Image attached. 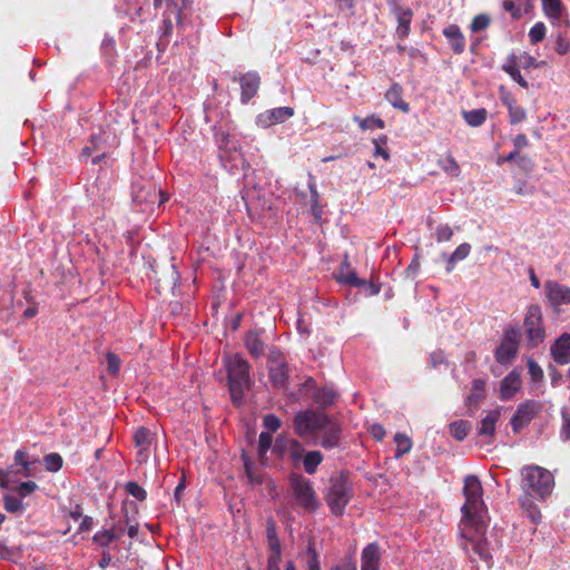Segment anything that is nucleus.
<instances>
[{"label": "nucleus", "instance_id": "nucleus-64", "mask_svg": "<svg viewBox=\"0 0 570 570\" xmlns=\"http://www.w3.org/2000/svg\"><path fill=\"white\" fill-rule=\"evenodd\" d=\"M444 360H445L444 355L441 351L433 352L430 355V363L433 367L442 364L444 362Z\"/></svg>", "mask_w": 570, "mask_h": 570}, {"label": "nucleus", "instance_id": "nucleus-22", "mask_svg": "<svg viewBox=\"0 0 570 570\" xmlns=\"http://www.w3.org/2000/svg\"><path fill=\"white\" fill-rule=\"evenodd\" d=\"M541 4L546 17L554 22L559 21L567 10L562 0H541Z\"/></svg>", "mask_w": 570, "mask_h": 570}, {"label": "nucleus", "instance_id": "nucleus-19", "mask_svg": "<svg viewBox=\"0 0 570 570\" xmlns=\"http://www.w3.org/2000/svg\"><path fill=\"white\" fill-rule=\"evenodd\" d=\"M501 416L499 409L489 411L487 415L481 420V424L478 429V434L483 438L492 439L495 433V425Z\"/></svg>", "mask_w": 570, "mask_h": 570}, {"label": "nucleus", "instance_id": "nucleus-52", "mask_svg": "<svg viewBox=\"0 0 570 570\" xmlns=\"http://www.w3.org/2000/svg\"><path fill=\"white\" fill-rule=\"evenodd\" d=\"M528 373L532 381H541L543 379V371L541 366L532 358H529L527 362Z\"/></svg>", "mask_w": 570, "mask_h": 570}, {"label": "nucleus", "instance_id": "nucleus-30", "mask_svg": "<svg viewBox=\"0 0 570 570\" xmlns=\"http://www.w3.org/2000/svg\"><path fill=\"white\" fill-rule=\"evenodd\" d=\"M502 69L515 81L518 82L522 88H528L529 83L528 81L522 77L519 67L515 66L513 59H507L504 65L502 66Z\"/></svg>", "mask_w": 570, "mask_h": 570}, {"label": "nucleus", "instance_id": "nucleus-13", "mask_svg": "<svg viewBox=\"0 0 570 570\" xmlns=\"http://www.w3.org/2000/svg\"><path fill=\"white\" fill-rule=\"evenodd\" d=\"M155 434L145 426H140L134 434V443L138 449L137 461L139 463L146 462L149 458V451L154 442Z\"/></svg>", "mask_w": 570, "mask_h": 570}, {"label": "nucleus", "instance_id": "nucleus-29", "mask_svg": "<svg viewBox=\"0 0 570 570\" xmlns=\"http://www.w3.org/2000/svg\"><path fill=\"white\" fill-rule=\"evenodd\" d=\"M385 97L394 108L400 109L403 112H407L410 110L409 104L402 99V92L399 86H393L387 90Z\"/></svg>", "mask_w": 570, "mask_h": 570}, {"label": "nucleus", "instance_id": "nucleus-63", "mask_svg": "<svg viewBox=\"0 0 570 570\" xmlns=\"http://www.w3.org/2000/svg\"><path fill=\"white\" fill-rule=\"evenodd\" d=\"M373 142L375 145L374 156L382 157L384 160H389L390 155L387 150L379 142V140H373Z\"/></svg>", "mask_w": 570, "mask_h": 570}, {"label": "nucleus", "instance_id": "nucleus-28", "mask_svg": "<svg viewBox=\"0 0 570 570\" xmlns=\"http://www.w3.org/2000/svg\"><path fill=\"white\" fill-rule=\"evenodd\" d=\"M245 343H246V347H247L248 352L253 356L258 357L259 355L263 354V352H264V343L258 337V333L257 332L249 331L247 333V335H246Z\"/></svg>", "mask_w": 570, "mask_h": 570}, {"label": "nucleus", "instance_id": "nucleus-36", "mask_svg": "<svg viewBox=\"0 0 570 570\" xmlns=\"http://www.w3.org/2000/svg\"><path fill=\"white\" fill-rule=\"evenodd\" d=\"M308 187L311 191V213L316 220H321L322 207L320 204V194L314 181L309 183Z\"/></svg>", "mask_w": 570, "mask_h": 570}, {"label": "nucleus", "instance_id": "nucleus-53", "mask_svg": "<svg viewBox=\"0 0 570 570\" xmlns=\"http://www.w3.org/2000/svg\"><path fill=\"white\" fill-rule=\"evenodd\" d=\"M561 429L560 434L563 440H570V413L568 410L561 411Z\"/></svg>", "mask_w": 570, "mask_h": 570}, {"label": "nucleus", "instance_id": "nucleus-34", "mask_svg": "<svg viewBox=\"0 0 570 570\" xmlns=\"http://www.w3.org/2000/svg\"><path fill=\"white\" fill-rule=\"evenodd\" d=\"M304 453V446L297 440L291 439L286 456L292 461L294 466H297L302 461Z\"/></svg>", "mask_w": 570, "mask_h": 570}, {"label": "nucleus", "instance_id": "nucleus-51", "mask_svg": "<svg viewBox=\"0 0 570 570\" xmlns=\"http://www.w3.org/2000/svg\"><path fill=\"white\" fill-rule=\"evenodd\" d=\"M508 111H509V118H510L511 124H519V122L523 121L527 117L525 109H523L522 107L517 106V105L510 106Z\"/></svg>", "mask_w": 570, "mask_h": 570}, {"label": "nucleus", "instance_id": "nucleus-59", "mask_svg": "<svg viewBox=\"0 0 570 570\" xmlns=\"http://www.w3.org/2000/svg\"><path fill=\"white\" fill-rule=\"evenodd\" d=\"M528 145H529V140H528L527 136L523 134L517 135L513 139L514 151L519 153L521 149L527 148Z\"/></svg>", "mask_w": 570, "mask_h": 570}, {"label": "nucleus", "instance_id": "nucleus-39", "mask_svg": "<svg viewBox=\"0 0 570 570\" xmlns=\"http://www.w3.org/2000/svg\"><path fill=\"white\" fill-rule=\"evenodd\" d=\"M120 538L115 530H102L94 535V541L102 548L108 547L112 541Z\"/></svg>", "mask_w": 570, "mask_h": 570}, {"label": "nucleus", "instance_id": "nucleus-11", "mask_svg": "<svg viewBox=\"0 0 570 570\" xmlns=\"http://www.w3.org/2000/svg\"><path fill=\"white\" fill-rule=\"evenodd\" d=\"M269 380L274 387L285 389L287 386V363L279 353H272L269 355Z\"/></svg>", "mask_w": 570, "mask_h": 570}, {"label": "nucleus", "instance_id": "nucleus-38", "mask_svg": "<svg viewBox=\"0 0 570 570\" xmlns=\"http://www.w3.org/2000/svg\"><path fill=\"white\" fill-rule=\"evenodd\" d=\"M3 501L4 509L10 513H22L24 511L22 500L16 495L6 494Z\"/></svg>", "mask_w": 570, "mask_h": 570}, {"label": "nucleus", "instance_id": "nucleus-6", "mask_svg": "<svg viewBox=\"0 0 570 570\" xmlns=\"http://www.w3.org/2000/svg\"><path fill=\"white\" fill-rule=\"evenodd\" d=\"M288 484L297 507L309 513L315 512L318 509L320 502L317 494L308 479L299 473H291L288 476Z\"/></svg>", "mask_w": 570, "mask_h": 570}, {"label": "nucleus", "instance_id": "nucleus-2", "mask_svg": "<svg viewBox=\"0 0 570 570\" xmlns=\"http://www.w3.org/2000/svg\"><path fill=\"white\" fill-rule=\"evenodd\" d=\"M463 494L465 497V503L462 507L463 519L461 523L474 527L475 532L482 534L484 531L487 508L482 498L483 488L478 476L468 475L464 479Z\"/></svg>", "mask_w": 570, "mask_h": 570}, {"label": "nucleus", "instance_id": "nucleus-55", "mask_svg": "<svg viewBox=\"0 0 570 570\" xmlns=\"http://www.w3.org/2000/svg\"><path fill=\"white\" fill-rule=\"evenodd\" d=\"M263 424L272 434V432H276L281 428V420L274 414H268L264 417Z\"/></svg>", "mask_w": 570, "mask_h": 570}, {"label": "nucleus", "instance_id": "nucleus-33", "mask_svg": "<svg viewBox=\"0 0 570 570\" xmlns=\"http://www.w3.org/2000/svg\"><path fill=\"white\" fill-rule=\"evenodd\" d=\"M463 118L471 127L482 125L487 118V110L483 108L463 111Z\"/></svg>", "mask_w": 570, "mask_h": 570}, {"label": "nucleus", "instance_id": "nucleus-10", "mask_svg": "<svg viewBox=\"0 0 570 570\" xmlns=\"http://www.w3.org/2000/svg\"><path fill=\"white\" fill-rule=\"evenodd\" d=\"M484 530H487L485 523ZM461 533L466 541H470L473 544L474 553H476L482 560L488 561L491 559V553L488 549V542L484 539L485 531L480 534L475 532L474 527H471L466 523H461Z\"/></svg>", "mask_w": 570, "mask_h": 570}, {"label": "nucleus", "instance_id": "nucleus-20", "mask_svg": "<svg viewBox=\"0 0 570 570\" xmlns=\"http://www.w3.org/2000/svg\"><path fill=\"white\" fill-rule=\"evenodd\" d=\"M335 278L340 283L347 284L350 286L360 287L365 285V282L360 279L355 272L351 268L347 258L341 264L340 269L335 274Z\"/></svg>", "mask_w": 570, "mask_h": 570}, {"label": "nucleus", "instance_id": "nucleus-23", "mask_svg": "<svg viewBox=\"0 0 570 570\" xmlns=\"http://www.w3.org/2000/svg\"><path fill=\"white\" fill-rule=\"evenodd\" d=\"M525 341L529 347L541 344L546 337V330L541 323H525Z\"/></svg>", "mask_w": 570, "mask_h": 570}, {"label": "nucleus", "instance_id": "nucleus-58", "mask_svg": "<svg viewBox=\"0 0 570 570\" xmlns=\"http://www.w3.org/2000/svg\"><path fill=\"white\" fill-rule=\"evenodd\" d=\"M160 196V191L158 193L156 190H153V193H149L147 196L142 195L141 191H137L135 194V202H148L150 204H154Z\"/></svg>", "mask_w": 570, "mask_h": 570}, {"label": "nucleus", "instance_id": "nucleus-31", "mask_svg": "<svg viewBox=\"0 0 570 570\" xmlns=\"http://www.w3.org/2000/svg\"><path fill=\"white\" fill-rule=\"evenodd\" d=\"M411 20L412 11L410 9H400L397 11V33L400 37L404 38L409 35Z\"/></svg>", "mask_w": 570, "mask_h": 570}, {"label": "nucleus", "instance_id": "nucleus-49", "mask_svg": "<svg viewBox=\"0 0 570 570\" xmlns=\"http://www.w3.org/2000/svg\"><path fill=\"white\" fill-rule=\"evenodd\" d=\"M272 434L269 432H262L258 438V453L264 456L272 446Z\"/></svg>", "mask_w": 570, "mask_h": 570}, {"label": "nucleus", "instance_id": "nucleus-25", "mask_svg": "<svg viewBox=\"0 0 570 570\" xmlns=\"http://www.w3.org/2000/svg\"><path fill=\"white\" fill-rule=\"evenodd\" d=\"M444 36L449 39L453 50L458 53L463 52L465 43L462 32L458 26L451 24L443 31Z\"/></svg>", "mask_w": 570, "mask_h": 570}, {"label": "nucleus", "instance_id": "nucleus-24", "mask_svg": "<svg viewBox=\"0 0 570 570\" xmlns=\"http://www.w3.org/2000/svg\"><path fill=\"white\" fill-rule=\"evenodd\" d=\"M484 387L485 382L481 379H475L472 381L471 393L466 396V405L471 410H475L480 403L484 399Z\"/></svg>", "mask_w": 570, "mask_h": 570}, {"label": "nucleus", "instance_id": "nucleus-4", "mask_svg": "<svg viewBox=\"0 0 570 570\" xmlns=\"http://www.w3.org/2000/svg\"><path fill=\"white\" fill-rule=\"evenodd\" d=\"M37 458H30L28 452L19 449L14 452L13 464L7 469H0V488L12 489L13 483L20 478H30L35 475Z\"/></svg>", "mask_w": 570, "mask_h": 570}, {"label": "nucleus", "instance_id": "nucleus-21", "mask_svg": "<svg viewBox=\"0 0 570 570\" xmlns=\"http://www.w3.org/2000/svg\"><path fill=\"white\" fill-rule=\"evenodd\" d=\"M338 394L332 386H323L313 392L312 397L320 405L325 409L333 405Z\"/></svg>", "mask_w": 570, "mask_h": 570}, {"label": "nucleus", "instance_id": "nucleus-42", "mask_svg": "<svg viewBox=\"0 0 570 570\" xmlns=\"http://www.w3.org/2000/svg\"><path fill=\"white\" fill-rule=\"evenodd\" d=\"M394 442L396 443V458H400L403 454L410 452L412 448L411 439L403 433H396L394 436Z\"/></svg>", "mask_w": 570, "mask_h": 570}, {"label": "nucleus", "instance_id": "nucleus-18", "mask_svg": "<svg viewBox=\"0 0 570 570\" xmlns=\"http://www.w3.org/2000/svg\"><path fill=\"white\" fill-rule=\"evenodd\" d=\"M242 100L247 102L252 99L259 87V77L255 72H247L240 78Z\"/></svg>", "mask_w": 570, "mask_h": 570}, {"label": "nucleus", "instance_id": "nucleus-26", "mask_svg": "<svg viewBox=\"0 0 570 570\" xmlns=\"http://www.w3.org/2000/svg\"><path fill=\"white\" fill-rule=\"evenodd\" d=\"M323 460V454L317 450L305 452L302 459L304 471L307 474H314Z\"/></svg>", "mask_w": 570, "mask_h": 570}, {"label": "nucleus", "instance_id": "nucleus-60", "mask_svg": "<svg viewBox=\"0 0 570 570\" xmlns=\"http://www.w3.org/2000/svg\"><path fill=\"white\" fill-rule=\"evenodd\" d=\"M541 320V308L538 305H531L528 308L527 316L524 321H540Z\"/></svg>", "mask_w": 570, "mask_h": 570}, {"label": "nucleus", "instance_id": "nucleus-15", "mask_svg": "<svg viewBox=\"0 0 570 570\" xmlns=\"http://www.w3.org/2000/svg\"><path fill=\"white\" fill-rule=\"evenodd\" d=\"M381 558L382 551L379 543H368L361 553V570H380Z\"/></svg>", "mask_w": 570, "mask_h": 570}, {"label": "nucleus", "instance_id": "nucleus-43", "mask_svg": "<svg viewBox=\"0 0 570 570\" xmlns=\"http://www.w3.org/2000/svg\"><path fill=\"white\" fill-rule=\"evenodd\" d=\"M38 489V485L33 481H26L18 484V481L13 483L12 491L18 494V498L22 499L33 493Z\"/></svg>", "mask_w": 570, "mask_h": 570}, {"label": "nucleus", "instance_id": "nucleus-54", "mask_svg": "<svg viewBox=\"0 0 570 570\" xmlns=\"http://www.w3.org/2000/svg\"><path fill=\"white\" fill-rule=\"evenodd\" d=\"M126 490L130 495L139 501H142L146 498V491L136 482H128Z\"/></svg>", "mask_w": 570, "mask_h": 570}, {"label": "nucleus", "instance_id": "nucleus-45", "mask_svg": "<svg viewBox=\"0 0 570 570\" xmlns=\"http://www.w3.org/2000/svg\"><path fill=\"white\" fill-rule=\"evenodd\" d=\"M289 441L291 439L287 438L286 435L279 434L276 438L275 443L272 448L273 452L281 459L285 458L288 452Z\"/></svg>", "mask_w": 570, "mask_h": 570}, {"label": "nucleus", "instance_id": "nucleus-27", "mask_svg": "<svg viewBox=\"0 0 570 570\" xmlns=\"http://www.w3.org/2000/svg\"><path fill=\"white\" fill-rule=\"evenodd\" d=\"M267 570H281L282 548H269ZM285 570H297L293 561H287Z\"/></svg>", "mask_w": 570, "mask_h": 570}, {"label": "nucleus", "instance_id": "nucleus-48", "mask_svg": "<svg viewBox=\"0 0 570 570\" xmlns=\"http://www.w3.org/2000/svg\"><path fill=\"white\" fill-rule=\"evenodd\" d=\"M546 26L543 22H537L529 31V39L531 43L535 45L543 40L546 37Z\"/></svg>", "mask_w": 570, "mask_h": 570}, {"label": "nucleus", "instance_id": "nucleus-12", "mask_svg": "<svg viewBox=\"0 0 570 570\" xmlns=\"http://www.w3.org/2000/svg\"><path fill=\"white\" fill-rule=\"evenodd\" d=\"M544 295L548 302L553 306L570 304V287L556 281L544 283Z\"/></svg>", "mask_w": 570, "mask_h": 570}, {"label": "nucleus", "instance_id": "nucleus-32", "mask_svg": "<svg viewBox=\"0 0 570 570\" xmlns=\"http://www.w3.org/2000/svg\"><path fill=\"white\" fill-rule=\"evenodd\" d=\"M471 246L468 243H463L456 247V249L448 258V272L453 269L456 262L466 258L470 254Z\"/></svg>", "mask_w": 570, "mask_h": 570}, {"label": "nucleus", "instance_id": "nucleus-5", "mask_svg": "<svg viewBox=\"0 0 570 570\" xmlns=\"http://www.w3.org/2000/svg\"><path fill=\"white\" fill-rule=\"evenodd\" d=\"M353 497L352 484L348 478L341 473L330 479V487L326 494V502L333 514L343 515L345 507Z\"/></svg>", "mask_w": 570, "mask_h": 570}, {"label": "nucleus", "instance_id": "nucleus-41", "mask_svg": "<svg viewBox=\"0 0 570 570\" xmlns=\"http://www.w3.org/2000/svg\"><path fill=\"white\" fill-rule=\"evenodd\" d=\"M266 538L267 544L269 548H278L281 547V542L276 532V523L273 518H268L266 521Z\"/></svg>", "mask_w": 570, "mask_h": 570}, {"label": "nucleus", "instance_id": "nucleus-50", "mask_svg": "<svg viewBox=\"0 0 570 570\" xmlns=\"http://www.w3.org/2000/svg\"><path fill=\"white\" fill-rule=\"evenodd\" d=\"M453 236V230L449 225H439L435 228L434 237L439 243L449 242Z\"/></svg>", "mask_w": 570, "mask_h": 570}, {"label": "nucleus", "instance_id": "nucleus-9", "mask_svg": "<svg viewBox=\"0 0 570 570\" xmlns=\"http://www.w3.org/2000/svg\"><path fill=\"white\" fill-rule=\"evenodd\" d=\"M541 405L533 401L528 400L520 404L511 419V426L514 433H519L527 426L532 419L540 412Z\"/></svg>", "mask_w": 570, "mask_h": 570}, {"label": "nucleus", "instance_id": "nucleus-40", "mask_svg": "<svg viewBox=\"0 0 570 570\" xmlns=\"http://www.w3.org/2000/svg\"><path fill=\"white\" fill-rule=\"evenodd\" d=\"M353 119H354V121H356L360 125V127L363 130L372 129L374 127L383 129L385 127L384 121L381 118L375 117V116H370L364 119L360 118L358 116H354Z\"/></svg>", "mask_w": 570, "mask_h": 570}, {"label": "nucleus", "instance_id": "nucleus-44", "mask_svg": "<svg viewBox=\"0 0 570 570\" xmlns=\"http://www.w3.org/2000/svg\"><path fill=\"white\" fill-rule=\"evenodd\" d=\"M439 164L448 175L452 177L460 176V166L451 155H448L444 159L440 160Z\"/></svg>", "mask_w": 570, "mask_h": 570}, {"label": "nucleus", "instance_id": "nucleus-16", "mask_svg": "<svg viewBox=\"0 0 570 570\" xmlns=\"http://www.w3.org/2000/svg\"><path fill=\"white\" fill-rule=\"evenodd\" d=\"M551 354L558 364L564 365L570 362V335L563 334L551 347Z\"/></svg>", "mask_w": 570, "mask_h": 570}, {"label": "nucleus", "instance_id": "nucleus-14", "mask_svg": "<svg viewBox=\"0 0 570 570\" xmlns=\"http://www.w3.org/2000/svg\"><path fill=\"white\" fill-rule=\"evenodd\" d=\"M294 115V109L291 107H278L266 110L258 115L257 124L263 128L272 127L281 124Z\"/></svg>", "mask_w": 570, "mask_h": 570}, {"label": "nucleus", "instance_id": "nucleus-46", "mask_svg": "<svg viewBox=\"0 0 570 570\" xmlns=\"http://www.w3.org/2000/svg\"><path fill=\"white\" fill-rule=\"evenodd\" d=\"M507 59H513L515 66L523 69H529L539 66L537 60L528 53H522L520 56L510 55Z\"/></svg>", "mask_w": 570, "mask_h": 570}, {"label": "nucleus", "instance_id": "nucleus-7", "mask_svg": "<svg viewBox=\"0 0 570 570\" xmlns=\"http://www.w3.org/2000/svg\"><path fill=\"white\" fill-rule=\"evenodd\" d=\"M523 483L530 494L544 498L553 487V475L540 466H528L522 472Z\"/></svg>", "mask_w": 570, "mask_h": 570}, {"label": "nucleus", "instance_id": "nucleus-37", "mask_svg": "<svg viewBox=\"0 0 570 570\" xmlns=\"http://www.w3.org/2000/svg\"><path fill=\"white\" fill-rule=\"evenodd\" d=\"M306 556V570H321L318 554L313 540H308Z\"/></svg>", "mask_w": 570, "mask_h": 570}, {"label": "nucleus", "instance_id": "nucleus-57", "mask_svg": "<svg viewBox=\"0 0 570 570\" xmlns=\"http://www.w3.org/2000/svg\"><path fill=\"white\" fill-rule=\"evenodd\" d=\"M490 18L487 14L476 16L471 23L472 31H480L488 28Z\"/></svg>", "mask_w": 570, "mask_h": 570}, {"label": "nucleus", "instance_id": "nucleus-8", "mask_svg": "<svg viewBox=\"0 0 570 570\" xmlns=\"http://www.w3.org/2000/svg\"><path fill=\"white\" fill-rule=\"evenodd\" d=\"M521 332L514 327L505 331L503 340L495 351V360L502 365L510 364L518 354Z\"/></svg>", "mask_w": 570, "mask_h": 570}, {"label": "nucleus", "instance_id": "nucleus-47", "mask_svg": "<svg viewBox=\"0 0 570 570\" xmlns=\"http://www.w3.org/2000/svg\"><path fill=\"white\" fill-rule=\"evenodd\" d=\"M43 463L49 472H57L62 466V458L58 453H50L43 458Z\"/></svg>", "mask_w": 570, "mask_h": 570}, {"label": "nucleus", "instance_id": "nucleus-56", "mask_svg": "<svg viewBox=\"0 0 570 570\" xmlns=\"http://www.w3.org/2000/svg\"><path fill=\"white\" fill-rule=\"evenodd\" d=\"M107 367L110 374L116 375L120 370V358L116 354L109 352L107 354Z\"/></svg>", "mask_w": 570, "mask_h": 570}, {"label": "nucleus", "instance_id": "nucleus-61", "mask_svg": "<svg viewBox=\"0 0 570 570\" xmlns=\"http://www.w3.org/2000/svg\"><path fill=\"white\" fill-rule=\"evenodd\" d=\"M514 189L519 195H530L533 193V187L528 186V184L523 180L518 181Z\"/></svg>", "mask_w": 570, "mask_h": 570}, {"label": "nucleus", "instance_id": "nucleus-62", "mask_svg": "<svg viewBox=\"0 0 570 570\" xmlns=\"http://www.w3.org/2000/svg\"><path fill=\"white\" fill-rule=\"evenodd\" d=\"M370 431L372 436L377 441L383 440V438L385 436V430L381 424H373Z\"/></svg>", "mask_w": 570, "mask_h": 570}, {"label": "nucleus", "instance_id": "nucleus-1", "mask_svg": "<svg viewBox=\"0 0 570 570\" xmlns=\"http://www.w3.org/2000/svg\"><path fill=\"white\" fill-rule=\"evenodd\" d=\"M295 433L312 444L330 450L340 446L342 426L336 419L321 410H305L294 416Z\"/></svg>", "mask_w": 570, "mask_h": 570}, {"label": "nucleus", "instance_id": "nucleus-3", "mask_svg": "<svg viewBox=\"0 0 570 570\" xmlns=\"http://www.w3.org/2000/svg\"><path fill=\"white\" fill-rule=\"evenodd\" d=\"M227 370L228 386L234 404L239 405L244 392L250 387L249 364L242 356L235 354L224 360Z\"/></svg>", "mask_w": 570, "mask_h": 570}, {"label": "nucleus", "instance_id": "nucleus-17", "mask_svg": "<svg viewBox=\"0 0 570 570\" xmlns=\"http://www.w3.org/2000/svg\"><path fill=\"white\" fill-rule=\"evenodd\" d=\"M521 387V376L515 371L509 373L501 382L500 396L510 400Z\"/></svg>", "mask_w": 570, "mask_h": 570}, {"label": "nucleus", "instance_id": "nucleus-35", "mask_svg": "<svg viewBox=\"0 0 570 570\" xmlns=\"http://www.w3.org/2000/svg\"><path fill=\"white\" fill-rule=\"evenodd\" d=\"M470 428L468 421L460 420L450 424V433L455 440L463 441L468 436Z\"/></svg>", "mask_w": 570, "mask_h": 570}]
</instances>
